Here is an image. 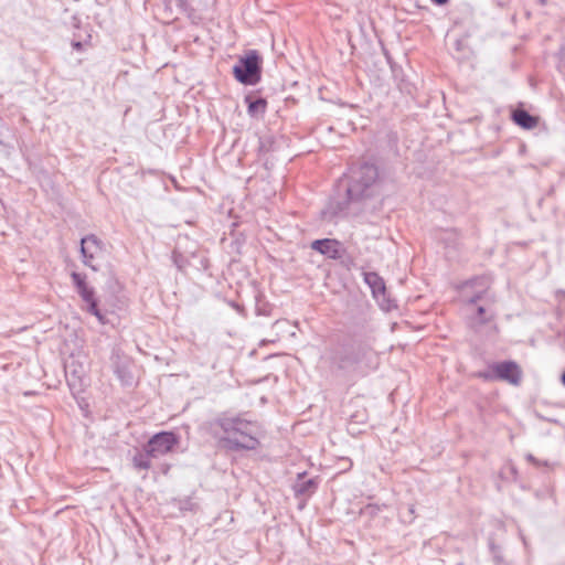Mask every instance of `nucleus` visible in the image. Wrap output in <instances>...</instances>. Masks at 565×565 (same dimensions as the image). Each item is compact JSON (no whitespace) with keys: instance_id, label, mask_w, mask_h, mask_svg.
I'll list each match as a JSON object with an SVG mask.
<instances>
[{"instance_id":"f257e3e1","label":"nucleus","mask_w":565,"mask_h":565,"mask_svg":"<svg viewBox=\"0 0 565 565\" xmlns=\"http://www.w3.org/2000/svg\"><path fill=\"white\" fill-rule=\"evenodd\" d=\"M381 183L379 168L374 163L352 164L339 181V188L344 189V198L330 201L327 210L322 212V218L332 222L338 215L364 209L370 199L380 195Z\"/></svg>"},{"instance_id":"f03ea898","label":"nucleus","mask_w":565,"mask_h":565,"mask_svg":"<svg viewBox=\"0 0 565 565\" xmlns=\"http://www.w3.org/2000/svg\"><path fill=\"white\" fill-rule=\"evenodd\" d=\"M207 426L210 434L226 450H255L259 446L256 424L241 415L231 416L228 413H221L207 422Z\"/></svg>"},{"instance_id":"7ed1b4c3","label":"nucleus","mask_w":565,"mask_h":565,"mask_svg":"<svg viewBox=\"0 0 565 565\" xmlns=\"http://www.w3.org/2000/svg\"><path fill=\"white\" fill-rule=\"evenodd\" d=\"M263 57L257 50H248L233 66L234 78L243 85H256L262 79Z\"/></svg>"},{"instance_id":"20e7f679","label":"nucleus","mask_w":565,"mask_h":565,"mask_svg":"<svg viewBox=\"0 0 565 565\" xmlns=\"http://www.w3.org/2000/svg\"><path fill=\"white\" fill-rule=\"evenodd\" d=\"M366 350L361 344L350 342L335 348L330 356L332 365L342 371H352L365 356Z\"/></svg>"},{"instance_id":"39448f33","label":"nucleus","mask_w":565,"mask_h":565,"mask_svg":"<svg viewBox=\"0 0 565 565\" xmlns=\"http://www.w3.org/2000/svg\"><path fill=\"white\" fill-rule=\"evenodd\" d=\"M180 438L173 431H160L154 434L143 446V450L152 458H158L173 451Z\"/></svg>"},{"instance_id":"423d86ee","label":"nucleus","mask_w":565,"mask_h":565,"mask_svg":"<svg viewBox=\"0 0 565 565\" xmlns=\"http://www.w3.org/2000/svg\"><path fill=\"white\" fill-rule=\"evenodd\" d=\"M363 279L364 282L370 287L372 295L379 305L383 309L390 310L393 307V303L388 298L384 279L375 271H364Z\"/></svg>"},{"instance_id":"0eeeda50","label":"nucleus","mask_w":565,"mask_h":565,"mask_svg":"<svg viewBox=\"0 0 565 565\" xmlns=\"http://www.w3.org/2000/svg\"><path fill=\"white\" fill-rule=\"evenodd\" d=\"M495 380L505 381L519 385L522 377L520 366L514 361H502L491 365Z\"/></svg>"},{"instance_id":"6e6552de","label":"nucleus","mask_w":565,"mask_h":565,"mask_svg":"<svg viewBox=\"0 0 565 565\" xmlns=\"http://www.w3.org/2000/svg\"><path fill=\"white\" fill-rule=\"evenodd\" d=\"M102 252V241L94 234L84 236L81 239V254L85 266L93 270H98L94 264V259L98 253Z\"/></svg>"},{"instance_id":"1a4fd4ad","label":"nucleus","mask_w":565,"mask_h":565,"mask_svg":"<svg viewBox=\"0 0 565 565\" xmlns=\"http://www.w3.org/2000/svg\"><path fill=\"white\" fill-rule=\"evenodd\" d=\"M310 247L321 255L334 260L341 257V252L344 248L343 244L334 238L315 239Z\"/></svg>"},{"instance_id":"9d476101","label":"nucleus","mask_w":565,"mask_h":565,"mask_svg":"<svg viewBox=\"0 0 565 565\" xmlns=\"http://www.w3.org/2000/svg\"><path fill=\"white\" fill-rule=\"evenodd\" d=\"M65 377L67 385L73 394L79 393L83 390L84 369L82 365L76 364L74 361L66 363L64 366Z\"/></svg>"},{"instance_id":"9b49d317","label":"nucleus","mask_w":565,"mask_h":565,"mask_svg":"<svg viewBox=\"0 0 565 565\" xmlns=\"http://www.w3.org/2000/svg\"><path fill=\"white\" fill-rule=\"evenodd\" d=\"M318 478H306V473H299L294 484V491L297 497H310L318 489Z\"/></svg>"},{"instance_id":"f8f14e48","label":"nucleus","mask_w":565,"mask_h":565,"mask_svg":"<svg viewBox=\"0 0 565 565\" xmlns=\"http://www.w3.org/2000/svg\"><path fill=\"white\" fill-rule=\"evenodd\" d=\"M247 105V113L252 117L263 116L267 108V100L255 94H247L244 98Z\"/></svg>"},{"instance_id":"ddd939ff","label":"nucleus","mask_w":565,"mask_h":565,"mask_svg":"<svg viewBox=\"0 0 565 565\" xmlns=\"http://www.w3.org/2000/svg\"><path fill=\"white\" fill-rule=\"evenodd\" d=\"M513 121L524 128V129H533L537 126V117L531 115L527 110L523 108H516L512 111Z\"/></svg>"},{"instance_id":"4468645a","label":"nucleus","mask_w":565,"mask_h":565,"mask_svg":"<svg viewBox=\"0 0 565 565\" xmlns=\"http://www.w3.org/2000/svg\"><path fill=\"white\" fill-rule=\"evenodd\" d=\"M278 148L277 140L273 135H264L259 137L258 152L259 154H266L274 152Z\"/></svg>"},{"instance_id":"2eb2a0df","label":"nucleus","mask_w":565,"mask_h":565,"mask_svg":"<svg viewBox=\"0 0 565 565\" xmlns=\"http://www.w3.org/2000/svg\"><path fill=\"white\" fill-rule=\"evenodd\" d=\"M150 458H151V455H148L147 451H145V450H143V452L138 451L132 458L134 467L138 470L150 469L151 468Z\"/></svg>"},{"instance_id":"dca6fc26","label":"nucleus","mask_w":565,"mask_h":565,"mask_svg":"<svg viewBox=\"0 0 565 565\" xmlns=\"http://www.w3.org/2000/svg\"><path fill=\"white\" fill-rule=\"evenodd\" d=\"M337 260H339L340 266L347 270H351L356 267L354 258L348 254L345 247L341 252V257Z\"/></svg>"},{"instance_id":"f3484780","label":"nucleus","mask_w":565,"mask_h":565,"mask_svg":"<svg viewBox=\"0 0 565 565\" xmlns=\"http://www.w3.org/2000/svg\"><path fill=\"white\" fill-rule=\"evenodd\" d=\"M172 262L179 270H184L188 266V259L177 248L172 252Z\"/></svg>"},{"instance_id":"a211bd4d","label":"nucleus","mask_w":565,"mask_h":565,"mask_svg":"<svg viewBox=\"0 0 565 565\" xmlns=\"http://www.w3.org/2000/svg\"><path fill=\"white\" fill-rule=\"evenodd\" d=\"M74 287L76 288L77 292L81 291L83 288H85L87 285L86 282V275L79 274L77 271H73L71 274Z\"/></svg>"},{"instance_id":"6ab92c4d","label":"nucleus","mask_w":565,"mask_h":565,"mask_svg":"<svg viewBox=\"0 0 565 565\" xmlns=\"http://www.w3.org/2000/svg\"><path fill=\"white\" fill-rule=\"evenodd\" d=\"M78 295L81 296V298L83 299L84 302L96 299L95 290L93 287H89V286H86L81 291H78Z\"/></svg>"},{"instance_id":"aec40b11","label":"nucleus","mask_w":565,"mask_h":565,"mask_svg":"<svg viewBox=\"0 0 565 565\" xmlns=\"http://www.w3.org/2000/svg\"><path fill=\"white\" fill-rule=\"evenodd\" d=\"M398 88L401 92L406 93L408 95H413L416 89L414 84L405 79H401V82L398 83Z\"/></svg>"},{"instance_id":"412c9836","label":"nucleus","mask_w":565,"mask_h":565,"mask_svg":"<svg viewBox=\"0 0 565 565\" xmlns=\"http://www.w3.org/2000/svg\"><path fill=\"white\" fill-rule=\"evenodd\" d=\"M489 547L493 554L494 559L500 563L502 562V557L498 554L499 547L495 545L493 540L489 541Z\"/></svg>"},{"instance_id":"4be33fe9","label":"nucleus","mask_w":565,"mask_h":565,"mask_svg":"<svg viewBox=\"0 0 565 565\" xmlns=\"http://www.w3.org/2000/svg\"><path fill=\"white\" fill-rule=\"evenodd\" d=\"M86 303V309L89 313H94L98 308V300L97 299H93L90 301H87L85 302Z\"/></svg>"},{"instance_id":"5701e85b","label":"nucleus","mask_w":565,"mask_h":565,"mask_svg":"<svg viewBox=\"0 0 565 565\" xmlns=\"http://www.w3.org/2000/svg\"><path fill=\"white\" fill-rule=\"evenodd\" d=\"M479 377H481L483 380H487V381L495 380L493 371H492V373H490V372H481V373H479Z\"/></svg>"},{"instance_id":"b1692460","label":"nucleus","mask_w":565,"mask_h":565,"mask_svg":"<svg viewBox=\"0 0 565 565\" xmlns=\"http://www.w3.org/2000/svg\"><path fill=\"white\" fill-rule=\"evenodd\" d=\"M93 316H95V317L98 319V321H99L100 323H103V324H104V323H106V317H105V315H104L99 309H97V310L93 313Z\"/></svg>"},{"instance_id":"393cba45","label":"nucleus","mask_w":565,"mask_h":565,"mask_svg":"<svg viewBox=\"0 0 565 565\" xmlns=\"http://www.w3.org/2000/svg\"><path fill=\"white\" fill-rule=\"evenodd\" d=\"M486 309L483 307H478L477 315L481 319L482 322H487V319H483L482 316L484 315Z\"/></svg>"},{"instance_id":"a878e982","label":"nucleus","mask_w":565,"mask_h":565,"mask_svg":"<svg viewBox=\"0 0 565 565\" xmlns=\"http://www.w3.org/2000/svg\"><path fill=\"white\" fill-rule=\"evenodd\" d=\"M481 298H482V294H481V292H478V294H476L475 296H472V297L469 299V302H470V303H476V302H478Z\"/></svg>"},{"instance_id":"bb28decb","label":"nucleus","mask_w":565,"mask_h":565,"mask_svg":"<svg viewBox=\"0 0 565 565\" xmlns=\"http://www.w3.org/2000/svg\"><path fill=\"white\" fill-rule=\"evenodd\" d=\"M72 47L76 51H81L83 49V43L81 41H73Z\"/></svg>"},{"instance_id":"cd10ccee","label":"nucleus","mask_w":565,"mask_h":565,"mask_svg":"<svg viewBox=\"0 0 565 565\" xmlns=\"http://www.w3.org/2000/svg\"><path fill=\"white\" fill-rule=\"evenodd\" d=\"M189 1L190 0H178L179 6L184 10H188V8L190 7Z\"/></svg>"},{"instance_id":"c85d7f7f","label":"nucleus","mask_w":565,"mask_h":565,"mask_svg":"<svg viewBox=\"0 0 565 565\" xmlns=\"http://www.w3.org/2000/svg\"><path fill=\"white\" fill-rule=\"evenodd\" d=\"M431 2L437 6H445L449 2V0H431Z\"/></svg>"},{"instance_id":"c756f323","label":"nucleus","mask_w":565,"mask_h":565,"mask_svg":"<svg viewBox=\"0 0 565 565\" xmlns=\"http://www.w3.org/2000/svg\"><path fill=\"white\" fill-rule=\"evenodd\" d=\"M526 458H527L529 461H532L534 463H539V461L535 459V457L533 455H527Z\"/></svg>"},{"instance_id":"7c9ffc66","label":"nucleus","mask_w":565,"mask_h":565,"mask_svg":"<svg viewBox=\"0 0 565 565\" xmlns=\"http://www.w3.org/2000/svg\"><path fill=\"white\" fill-rule=\"evenodd\" d=\"M561 64L565 68V52H563L561 55Z\"/></svg>"},{"instance_id":"2f4dec72","label":"nucleus","mask_w":565,"mask_h":565,"mask_svg":"<svg viewBox=\"0 0 565 565\" xmlns=\"http://www.w3.org/2000/svg\"><path fill=\"white\" fill-rule=\"evenodd\" d=\"M476 281H477V278L468 280L467 285L473 286L476 284Z\"/></svg>"},{"instance_id":"473e14b6","label":"nucleus","mask_w":565,"mask_h":565,"mask_svg":"<svg viewBox=\"0 0 565 565\" xmlns=\"http://www.w3.org/2000/svg\"><path fill=\"white\" fill-rule=\"evenodd\" d=\"M561 382L565 386V371L563 372V374L561 376Z\"/></svg>"},{"instance_id":"72a5a7b5","label":"nucleus","mask_w":565,"mask_h":565,"mask_svg":"<svg viewBox=\"0 0 565 565\" xmlns=\"http://www.w3.org/2000/svg\"><path fill=\"white\" fill-rule=\"evenodd\" d=\"M537 2H539L541 6H546L547 0H537Z\"/></svg>"},{"instance_id":"f704fd0d","label":"nucleus","mask_w":565,"mask_h":565,"mask_svg":"<svg viewBox=\"0 0 565 565\" xmlns=\"http://www.w3.org/2000/svg\"><path fill=\"white\" fill-rule=\"evenodd\" d=\"M115 372L118 374V376H121V370L117 366Z\"/></svg>"},{"instance_id":"c9c22d12","label":"nucleus","mask_w":565,"mask_h":565,"mask_svg":"<svg viewBox=\"0 0 565 565\" xmlns=\"http://www.w3.org/2000/svg\"><path fill=\"white\" fill-rule=\"evenodd\" d=\"M409 512H411L412 514L414 513V507H413V505L409 508Z\"/></svg>"}]
</instances>
